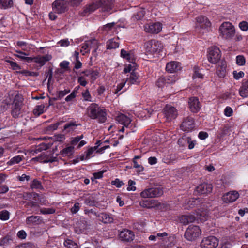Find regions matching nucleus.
<instances>
[{
	"label": "nucleus",
	"instance_id": "1",
	"mask_svg": "<svg viewBox=\"0 0 248 248\" xmlns=\"http://www.w3.org/2000/svg\"><path fill=\"white\" fill-rule=\"evenodd\" d=\"M88 116L93 119H97L98 122L103 123L106 120L105 109L101 108L97 104L93 103L87 108Z\"/></svg>",
	"mask_w": 248,
	"mask_h": 248
},
{
	"label": "nucleus",
	"instance_id": "2",
	"mask_svg": "<svg viewBox=\"0 0 248 248\" xmlns=\"http://www.w3.org/2000/svg\"><path fill=\"white\" fill-rule=\"evenodd\" d=\"M220 35L226 39L232 38L235 34L234 26L230 22H224L220 26Z\"/></svg>",
	"mask_w": 248,
	"mask_h": 248
},
{
	"label": "nucleus",
	"instance_id": "3",
	"mask_svg": "<svg viewBox=\"0 0 248 248\" xmlns=\"http://www.w3.org/2000/svg\"><path fill=\"white\" fill-rule=\"evenodd\" d=\"M144 46L146 53L151 55L159 53L162 49L161 42L155 40H151L146 42Z\"/></svg>",
	"mask_w": 248,
	"mask_h": 248
},
{
	"label": "nucleus",
	"instance_id": "4",
	"mask_svg": "<svg viewBox=\"0 0 248 248\" xmlns=\"http://www.w3.org/2000/svg\"><path fill=\"white\" fill-rule=\"evenodd\" d=\"M23 99L19 95H16L13 100L11 106V115L14 118H18L22 112Z\"/></svg>",
	"mask_w": 248,
	"mask_h": 248
},
{
	"label": "nucleus",
	"instance_id": "5",
	"mask_svg": "<svg viewBox=\"0 0 248 248\" xmlns=\"http://www.w3.org/2000/svg\"><path fill=\"white\" fill-rule=\"evenodd\" d=\"M207 217V216L205 212L202 213H198L197 214V217H195L192 215H183L180 217V221L184 225H187L194 222L196 219L204 221L206 219Z\"/></svg>",
	"mask_w": 248,
	"mask_h": 248
},
{
	"label": "nucleus",
	"instance_id": "6",
	"mask_svg": "<svg viewBox=\"0 0 248 248\" xmlns=\"http://www.w3.org/2000/svg\"><path fill=\"white\" fill-rule=\"evenodd\" d=\"M201 230L198 226L190 225L185 232L184 236L188 241H193L198 237Z\"/></svg>",
	"mask_w": 248,
	"mask_h": 248
},
{
	"label": "nucleus",
	"instance_id": "7",
	"mask_svg": "<svg viewBox=\"0 0 248 248\" xmlns=\"http://www.w3.org/2000/svg\"><path fill=\"white\" fill-rule=\"evenodd\" d=\"M163 193L160 187H152L146 189L140 193V196L143 198H154L161 196Z\"/></svg>",
	"mask_w": 248,
	"mask_h": 248
},
{
	"label": "nucleus",
	"instance_id": "8",
	"mask_svg": "<svg viewBox=\"0 0 248 248\" xmlns=\"http://www.w3.org/2000/svg\"><path fill=\"white\" fill-rule=\"evenodd\" d=\"M221 51L217 46H212L209 49L208 60L212 63H216L220 59Z\"/></svg>",
	"mask_w": 248,
	"mask_h": 248
},
{
	"label": "nucleus",
	"instance_id": "9",
	"mask_svg": "<svg viewBox=\"0 0 248 248\" xmlns=\"http://www.w3.org/2000/svg\"><path fill=\"white\" fill-rule=\"evenodd\" d=\"M218 240L215 236L204 238L201 243V248H216L218 245Z\"/></svg>",
	"mask_w": 248,
	"mask_h": 248
},
{
	"label": "nucleus",
	"instance_id": "10",
	"mask_svg": "<svg viewBox=\"0 0 248 248\" xmlns=\"http://www.w3.org/2000/svg\"><path fill=\"white\" fill-rule=\"evenodd\" d=\"M52 8L54 13L62 14L67 9V2L64 0H56L52 3Z\"/></svg>",
	"mask_w": 248,
	"mask_h": 248
},
{
	"label": "nucleus",
	"instance_id": "11",
	"mask_svg": "<svg viewBox=\"0 0 248 248\" xmlns=\"http://www.w3.org/2000/svg\"><path fill=\"white\" fill-rule=\"evenodd\" d=\"M52 153H49L48 154H41L40 155L33 158V159L42 163H52L57 161V157H54L52 155Z\"/></svg>",
	"mask_w": 248,
	"mask_h": 248
},
{
	"label": "nucleus",
	"instance_id": "12",
	"mask_svg": "<svg viewBox=\"0 0 248 248\" xmlns=\"http://www.w3.org/2000/svg\"><path fill=\"white\" fill-rule=\"evenodd\" d=\"M195 126L194 121L193 118L187 117L183 119L181 125V128L184 131H191Z\"/></svg>",
	"mask_w": 248,
	"mask_h": 248
},
{
	"label": "nucleus",
	"instance_id": "13",
	"mask_svg": "<svg viewBox=\"0 0 248 248\" xmlns=\"http://www.w3.org/2000/svg\"><path fill=\"white\" fill-rule=\"evenodd\" d=\"M162 30V24L159 22L147 24L144 26V31L150 33H158Z\"/></svg>",
	"mask_w": 248,
	"mask_h": 248
},
{
	"label": "nucleus",
	"instance_id": "14",
	"mask_svg": "<svg viewBox=\"0 0 248 248\" xmlns=\"http://www.w3.org/2000/svg\"><path fill=\"white\" fill-rule=\"evenodd\" d=\"M164 114L168 120L175 119L177 115L176 109L170 105H167L164 109Z\"/></svg>",
	"mask_w": 248,
	"mask_h": 248
},
{
	"label": "nucleus",
	"instance_id": "15",
	"mask_svg": "<svg viewBox=\"0 0 248 248\" xmlns=\"http://www.w3.org/2000/svg\"><path fill=\"white\" fill-rule=\"evenodd\" d=\"M119 235L122 240L125 242L133 241L135 237L134 232L132 231L127 229L122 231Z\"/></svg>",
	"mask_w": 248,
	"mask_h": 248
},
{
	"label": "nucleus",
	"instance_id": "16",
	"mask_svg": "<svg viewBox=\"0 0 248 248\" xmlns=\"http://www.w3.org/2000/svg\"><path fill=\"white\" fill-rule=\"evenodd\" d=\"M188 103L189 108L192 112L196 113L200 110L201 105L197 97H193L190 98Z\"/></svg>",
	"mask_w": 248,
	"mask_h": 248
},
{
	"label": "nucleus",
	"instance_id": "17",
	"mask_svg": "<svg viewBox=\"0 0 248 248\" xmlns=\"http://www.w3.org/2000/svg\"><path fill=\"white\" fill-rule=\"evenodd\" d=\"M212 189V184L202 183L197 187L196 191L200 194H205L211 192Z\"/></svg>",
	"mask_w": 248,
	"mask_h": 248
},
{
	"label": "nucleus",
	"instance_id": "18",
	"mask_svg": "<svg viewBox=\"0 0 248 248\" xmlns=\"http://www.w3.org/2000/svg\"><path fill=\"white\" fill-rule=\"evenodd\" d=\"M239 196V193L236 191H232L225 194L223 197V201L225 202H232L235 201Z\"/></svg>",
	"mask_w": 248,
	"mask_h": 248
},
{
	"label": "nucleus",
	"instance_id": "19",
	"mask_svg": "<svg viewBox=\"0 0 248 248\" xmlns=\"http://www.w3.org/2000/svg\"><path fill=\"white\" fill-rule=\"evenodd\" d=\"M116 121L126 127L130 128L132 126L131 124V119L123 114H121L117 116L116 117Z\"/></svg>",
	"mask_w": 248,
	"mask_h": 248
},
{
	"label": "nucleus",
	"instance_id": "20",
	"mask_svg": "<svg viewBox=\"0 0 248 248\" xmlns=\"http://www.w3.org/2000/svg\"><path fill=\"white\" fill-rule=\"evenodd\" d=\"M98 2L99 7H102L104 11L108 12L113 7V0H99Z\"/></svg>",
	"mask_w": 248,
	"mask_h": 248
},
{
	"label": "nucleus",
	"instance_id": "21",
	"mask_svg": "<svg viewBox=\"0 0 248 248\" xmlns=\"http://www.w3.org/2000/svg\"><path fill=\"white\" fill-rule=\"evenodd\" d=\"M181 69V65L179 62L172 61L168 63L166 66V70L170 73L175 72Z\"/></svg>",
	"mask_w": 248,
	"mask_h": 248
},
{
	"label": "nucleus",
	"instance_id": "22",
	"mask_svg": "<svg viewBox=\"0 0 248 248\" xmlns=\"http://www.w3.org/2000/svg\"><path fill=\"white\" fill-rule=\"evenodd\" d=\"M197 21L199 24L200 27L208 30V28L211 25V23L208 18L203 16H200L197 18Z\"/></svg>",
	"mask_w": 248,
	"mask_h": 248
},
{
	"label": "nucleus",
	"instance_id": "23",
	"mask_svg": "<svg viewBox=\"0 0 248 248\" xmlns=\"http://www.w3.org/2000/svg\"><path fill=\"white\" fill-rule=\"evenodd\" d=\"M87 44L89 47V50L93 49L92 54L96 57L97 56L96 51L98 48V43L97 40L95 39L86 41Z\"/></svg>",
	"mask_w": 248,
	"mask_h": 248
},
{
	"label": "nucleus",
	"instance_id": "24",
	"mask_svg": "<svg viewBox=\"0 0 248 248\" xmlns=\"http://www.w3.org/2000/svg\"><path fill=\"white\" fill-rule=\"evenodd\" d=\"M51 55H46L43 56H37L32 58V62L38 63L41 66L44 65L47 61L51 59Z\"/></svg>",
	"mask_w": 248,
	"mask_h": 248
},
{
	"label": "nucleus",
	"instance_id": "25",
	"mask_svg": "<svg viewBox=\"0 0 248 248\" xmlns=\"http://www.w3.org/2000/svg\"><path fill=\"white\" fill-rule=\"evenodd\" d=\"M99 7V5L98 1H97L96 3H93L91 4H90L84 8L83 12L81 13V15L82 16H87L90 13L94 11Z\"/></svg>",
	"mask_w": 248,
	"mask_h": 248
},
{
	"label": "nucleus",
	"instance_id": "26",
	"mask_svg": "<svg viewBox=\"0 0 248 248\" xmlns=\"http://www.w3.org/2000/svg\"><path fill=\"white\" fill-rule=\"evenodd\" d=\"M226 62L223 61L217 66V73L220 78H223L225 77L226 73Z\"/></svg>",
	"mask_w": 248,
	"mask_h": 248
},
{
	"label": "nucleus",
	"instance_id": "27",
	"mask_svg": "<svg viewBox=\"0 0 248 248\" xmlns=\"http://www.w3.org/2000/svg\"><path fill=\"white\" fill-rule=\"evenodd\" d=\"M99 220L104 223H110L113 221V217L107 213H102L99 215Z\"/></svg>",
	"mask_w": 248,
	"mask_h": 248
},
{
	"label": "nucleus",
	"instance_id": "28",
	"mask_svg": "<svg viewBox=\"0 0 248 248\" xmlns=\"http://www.w3.org/2000/svg\"><path fill=\"white\" fill-rule=\"evenodd\" d=\"M239 94L243 97L248 96V79L244 80L239 90Z\"/></svg>",
	"mask_w": 248,
	"mask_h": 248
},
{
	"label": "nucleus",
	"instance_id": "29",
	"mask_svg": "<svg viewBox=\"0 0 248 248\" xmlns=\"http://www.w3.org/2000/svg\"><path fill=\"white\" fill-rule=\"evenodd\" d=\"M126 81L131 84H138L140 82L139 76L137 75V73L133 71L131 73L130 77L127 78Z\"/></svg>",
	"mask_w": 248,
	"mask_h": 248
},
{
	"label": "nucleus",
	"instance_id": "30",
	"mask_svg": "<svg viewBox=\"0 0 248 248\" xmlns=\"http://www.w3.org/2000/svg\"><path fill=\"white\" fill-rule=\"evenodd\" d=\"M17 54H15L16 56L20 59L21 60L27 62L28 63L32 62V57H26L28 54L25 52H22L20 50H16Z\"/></svg>",
	"mask_w": 248,
	"mask_h": 248
},
{
	"label": "nucleus",
	"instance_id": "31",
	"mask_svg": "<svg viewBox=\"0 0 248 248\" xmlns=\"http://www.w3.org/2000/svg\"><path fill=\"white\" fill-rule=\"evenodd\" d=\"M41 221V217L38 216H31L26 218V222L27 224H37L38 222Z\"/></svg>",
	"mask_w": 248,
	"mask_h": 248
},
{
	"label": "nucleus",
	"instance_id": "32",
	"mask_svg": "<svg viewBox=\"0 0 248 248\" xmlns=\"http://www.w3.org/2000/svg\"><path fill=\"white\" fill-rule=\"evenodd\" d=\"M156 205L155 201L154 200H146L140 202V205L144 208H151L155 207Z\"/></svg>",
	"mask_w": 248,
	"mask_h": 248
},
{
	"label": "nucleus",
	"instance_id": "33",
	"mask_svg": "<svg viewBox=\"0 0 248 248\" xmlns=\"http://www.w3.org/2000/svg\"><path fill=\"white\" fill-rule=\"evenodd\" d=\"M74 149L73 146H68L62 150L60 152V154L62 155V156H70L74 153Z\"/></svg>",
	"mask_w": 248,
	"mask_h": 248
},
{
	"label": "nucleus",
	"instance_id": "34",
	"mask_svg": "<svg viewBox=\"0 0 248 248\" xmlns=\"http://www.w3.org/2000/svg\"><path fill=\"white\" fill-rule=\"evenodd\" d=\"M145 11L143 9H140L136 13L134 14L132 16L131 19L133 21H138L141 20L144 16Z\"/></svg>",
	"mask_w": 248,
	"mask_h": 248
},
{
	"label": "nucleus",
	"instance_id": "35",
	"mask_svg": "<svg viewBox=\"0 0 248 248\" xmlns=\"http://www.w3.org/2000/svg\"><path fill=\"white\" fill-rule=\"evenodd\" d=\"M13 1L12 0H0V8L7 9L13 6Z\"/></svg>",
	"mask_w": 248,
	"mask_h": 248
},
{
	"label": "nucleus",
	"instance_id": "36",
	"mask_svg": "<svg viewBox=\"0 0 248 248\" xmlns=\"http://www.w3.org/2000/svg\"><path fill=\"white\" fill-rule=\"evenodd\" d=\"M119 43L114 39H111L107 42V48L108 49H115L119 47Z\"/></svg>",
	"mask_w": 248,
	"mask_h": 248
},
{
	"label": "nucleus",
	"instance_id": "37",
	"mask_svg": "<svg viewBox=\"0 0 248 248\" xmlns=\"http://www.w3.org/2000/svg\"><path fill=\"white\" fill-rule=\"evenodd\" d=\"M45 105L41 104L36 106L33 109V113L36 116H39L44 112Z\"/></svg>",
	"mask_w": 248,
	"mask_h": 248
},
{
	"label": "nucleus",
	"instance_id": "38",
	"mask_svg": "<svg viewBox=\"0 0 248 248\" xmlns=\"http://www.w3.org/2000/svg\"><path fill=\"white\" fill-rule=\"evenodd\" d=\"M12 241V239L10 235H6L0 239V246H8Z\"/></svg>",
	"mask_w": 248,
	"mask_h": 248
},
{
	"label": "nucleus",
	"instance_id": "39",
	"mask_svg": "<svg viewBox=\"0 0 248 248\" xmlns=\"http://www.w3.org/2000/svg\"><path fill=\"white\" fill-rule=\"evenodd\" d=\"M64 245L66 248H78L77 244L71 239L65 240Z\"/></svg>",
	"mask_w": 248,
	"mask_h": 248
},
{
	"label": "nucleus",
	"instance_id": "40",
	"mask_svg": "<svg viewBox=\"0 0 248 248\" xmlns=\"http://www.w3.org/2000/svg\"><path fill=\"white\" fill-rule=\"evenodd\" d=\"M23 156L17 155L12 158L8 162L9 165H12L19 163L23 159Z\"/></svg>",
	"mask_w": 248,
	"mask_h": 248
},
{
	"label": "nucleus",
	"instance_id": "41",
	"mask_svg": "<svg viewBox=\"0 0 248 248\" xmlns=\"http://www.w3.org/2000/svg\"><path fill=\"white\" fill-rule=\"evenodd\" d=\"M50 145L49 144H46L45 143H42L38 145L35 149V152H40L42 151L43 150H46L49 148Z\"/></svg>",
	"mask_w": 248,
	"mask_h": 248
},
{
	"label": "nucleus",
	"instance_id": "42",
	"mask_svg": "<svg viewBox=\"0 0 248 248\" xmlns=\"http://www.w3.org/2000/svg\"><path fill=\"white\" fill-rule=\"evenodd\" d=\"M231 126L229 124H226L223 125L220 128L221 131L220 136H223L227 134L231 131Z\"/></svg>",
	"mask_w": 248,
	"mask_h": 248
},
{
	"label": "nucleus",
	"instance_id": "43",
	"mask_svg": "<svg viewBox=\"0 0 248 248\" xmlns=\"http://www.w3.org/2000/svg\"><path fill=\"white\" fill-rule=\"evenodd\" d=\"M30 186L31 189H39L42 187L41 182L36 179L32 181Z\"/></svg>",
	"mask_w": 248,
	"mask_h": 248
},
{
	"label": "nucleus",
	"instance_id": "44",
	"mask_svg": "<svg viewBox=\"0 0 248 248\" xmlns=\"http://www.w3.org/2000/svg\"><path fill=\"white\" fill-rule=\"evenodd\" d=\"M9 212L7 210L0 212V219L2 220H7L9 218Z\"/></svg>",
	"mask_w": 248,
	"mask_h": 248
},
{
	"label": "nucleus",
	"instance_id": "45",
	"mask_svg": "<svg viewBox=\"0 0 248 248\" xmlns=\"http://www.w3.org/2000/svg\"><path fill=\"white\" fill-rule=\"evenodd\" d=\"M40 212L42 214H51L55 212V209L52 208H43L40 209Z\"/></svg>",
	"mask_w": 248,
	"mask_h": 248
},
{
	"label": "nucleus",
	"instance_id": "46",
	"mask_svg": "<svg viewBox=\"0 0 248 248\" xmlns=\"http://www.w3.org/2000/svg\"><path fill=\"white\" fill-rule=\"evenodd\" d=\"M163 78L165 79V82L167 85L172 84L176 81V78L175 77H171L170 76H166L163 77Z\"/></svg>",
	"mask_w": 248,
	"mask_h": 248
},
{
	"label": "nucleus",
	"instance_id": "47",
	"mask_svg": "<svg viewBox=\"0 0 248 248\" xmlns=\"http://www.w3.org/2000/svg\"><path fill=\"white\" fill-rule=\"evenodd\" d=\"M236 63L239 65H243L245 63V59L242 55H238L236 58Z\"/></svg>",
	"mask_w": 248,
	"mask_h": 248
},
{
	"label": "nucleus",
	"instance_id": "48",
	"mask_svg": "<svg viewBox=\"0 0 248 248\" xmlns=\"http://www.w3.org/2000/svg\"><path fill=\"white\" fill-rule=\"evenodd\" d=\"M156 85L159 88L163 87L164 86H167L165 82V79L163 77H160L159 78H158L156 83Z\"/></svg>",
	"mask_w": 248,
	"mask_h": 248
},
{
	"label": "nucleus",
	"instance_id": "49",
	"mask_svg": "<svg viewBox=\"0 0 248 248\" xmlns=\"http://www.w3.org/2000/svg\"><path fill=\"white\" fill-rule=\"evenodd\" d=\"M90 50L89 47L87 44L86 41H85L82 45L81 49H80V52L82 53L83 55H85L86 53L89 52Z\"/></svg>",
	"mask_w": 248,
	"mask_h": 248
},
{
	"label": "nucleus",
	"instance_id": "50",
	"mask_svg": "<svg viewBox=\"0 0 248 248\" xmlns=\"http://www.w3.org/2000/svg\"><path fill=\"white\" fill-rule=\"evenodd\" d=\"M83 0H67L68 3L72 6L73 7H77L82 2Z\"/></svg>",
	"mask_w": 248,
	"mask_h": 248
},
{
	"label": "nucleus",
	"instance_id": "51",
	"mask_svg": "<svg viewBox=\"0 0 248 248\" xmlns=\"http://www.w3.org/2000/svg\"><path fill=\"white\" fill-rule=\"evenodd\" d=\"M7 63H9L13 70H19L21 69V67L16 63L10 60H6Z\"/></svg>",
	"mask_w": 248,
	"mask_h": 248
},
{
	"label": "nucleus",
	"instance_id": "52",
	"mask_svg": "<svg viewBox=\"0 0 248 248\" xmlns=\"http://www.w3.org/2000/svg\"><path fill=\"white\" fill-rule=\"evenodd\" d=\"M97 148L98 146H95L93 147H91L86 152H85V154H86V155L89 158L93 153L94 151H95Z\"/></svg>",
	"mask_w": 248,
	"mask_h": 248
},
{
	"label": "nucleus",
	"instance_id": "53",
	"mask_svg": "<svg viewBox=\"0 0 248 248\" xmlns=\"http://www.w3.org/2000/svg\"><path fill=\"white\" fill-rule=\"evenodd\" d=\"M62 121H61L60 122H57L55 124H50L47 128V129L49 131H54V130H56L58 126L62 124Z\"/></svg>",
	"mask_w": 248,
	"mask_h": 248
},
{
	"label": "nucleus",
	"instance_id": "54",
	"mask_svg": "<svg viewBox=\"0 0 248 248\" xmlns=\"http://www.w3.org/2000/svg\"><path fill=\"white\" fill-rule=\"evenodd\" d=\"M239 27L243 31H247L248 30V23L243 21L239 24Z\"/></svg>",
	"mask_w": 248,
	"mask_h": 248
},
{
	"label": "nucleus",
	"instance_id": "55",
	"mask_svg": "<svg viewBox=\"0 0 248 248\" xmlns=\"http://www.w3.org/2000/svg\"><path fill=\"white\" fill-rule=\"evenodd\" d=\"M99 76V72L96 70H92L90 79L92 82L94 81Z\"/></svg>",
	"mask_w": 248,
	"mask_h": 248
},
{
	"label": "nucleus",
	"instance_id": "56",
	"mask_svg": "<svg viewBox=\"0 0 248 248\" xmlns=\"http://www.w3.org/2000/svg\"><path fill=\"white\" fill-rule=\"evenodd\" d=\"M70 90H64L63 91H59L58 93V98L59 99H61L62 98L63 96H64L66 94H68L69 93H70Z\"/></svg>",
	"mask_w": 248,
	"mask_h": 248
},
{
	"label": "nucleus",
	"instance_id": "57",
	"mask_svg": "<svg viewBox=\"0 0 248 248\" xmlns=\"http://www.w3.org/2000/svg\"><path fill=\"white\" fill-rule=\"evenodd\" d=\"M136 184L135 182L133 181V180H129L128 181V185H129V186L127 187V189L128 191H135L136 189V187L133 186L134 185H135Z\"/></svg>",
	"mask_w": 248,
	"mask_h": 248
},
{
	"label": "nucleus",
	"instance_id": "58",
	"mask_svg": "<svg viewBox=\"0 0 248 248\" xmlns=\"http://www.w3.org/2000/svg\"><path fill=\"white\" fill-rule=\"evenodd\" d=\"M194 73L193 75V78H202L203 75L199 72L198 68L197 67L195 66V67H194Z\"/></svg>",
	"mask_w": 248,
	"mask_h": 248
},
{
	"label": "nucleus",
	"instance_id": "59",
	"mask_svg": "<svg viewBox=\"0 0 248 248\" xmlns=\"http://www.w3.org/2000/svg\"><path fill=\"white\" fill-rule=\"evenodd\" d=\"M114 22L107 24L103 26V30L104 31H110L114 27Z\"/></svg>",
	"mask_w": 248,
	"mask_h": 248
},
{
	"label": "nucleus",
	"instance_id": "60",
	"mask_svg": "<svg viewBox=\"0 0 248 248\" xmlns=\"http://www.w3.org/2000/svg\"><path fill=\"white\" fill-rule=\"evenodd\" d=\"M233 76L235 79H239L240 78H242L244 76V73L242 71H240L239 72H237L236 71H233Z\"/></svg>",
	"mask_w": 248,
	"mask_h": 248
},
{
	"label": "nucleus",
	"instance_id": "61",
	"mask_svg": "<svg viewBox=\"0 0 248 248\" xmlns=\"http://www.w3.org/2000/svg\"><path fill=\"white\" fill-rule=\"evenodd\" d=\"M233 111L230 107H227L224 109V114L225 116L230 117L232 115Z\"/></svg>",
	"mask_w": 248,
	"mask_h": 248
},
{
	"label": "nucleus",
	"instance_id": "62",
	"mask_svg": "<svg viewBox=\"0 0 248 248\" xmlns=\"http://www.w3.org/2000/svg\"><path fill=\"white\" fill-rule=\"evenodd\" d=\"M32 197V194L29 192H25L23 193L22 198L26 201H30Z\"/></svg>",
	"mask_w": 248,
	"mask_h": 248
},
{
	"label": "nucleus",
	"instance_id": "63",
	"mask_svg": "<svg viewBox=\"0 0 248 248\" xmlns=\"http://www.w3.org/2000/svg\"><path fill=\"white\" fill-rule=\"evenodd\" d=\"M78 80L80 85L82 86H85L87 83L84 76L79 77Z\"/></svg>",
	"mask_w": 248,
	"mask_h": 248
},
{
	"label": "nucleus",
	"instance_id": "64",
	"mask_svg": "<svg viewBox=\"0 0 248 248\" xmlns=\"http://www.w3.org/2000/svg\"><path fill=\"white\" fill-rule=\"evenodd\" d=\"M83 138V135H81L79 136H77L73 139V140L71 141V143L72 145H76L82 138Z\"/></svg>",
	"mask_w": 248,
	"mask_h": 248
}]
</instances>
